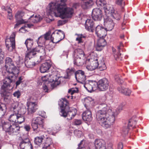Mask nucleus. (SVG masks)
<instances>
[{"label":"nucleus","mask_w":149,"mask_h":149,"mask_svg":"<svg viewBox=\"0 0 149 149\" xmlns=\"http://www.w3.org/2000/svg\"><path fill=\"white\" fill-rule=\"evenodd\" d=\"M60 115L64 117H67V119L70 120L76 115L77 110L75 109H70L68 105V102L64 98L61 102Z\"/></svg>","instance_id":"obj_3"},{"label":"nucleus","mask_w":149,"mask_h":149,"mask_svg":"<svg viewBox=\"0 0 149 149\" xmlns=\"http://www.w3.org/2000/svg\"><path fill=\"white\" fill-rule=\"evenodd\" d=\"M74 64L76 65H80L81 64L80 62H79V64L78 63V58L77 59V60H74Z\"/></svg>","instance_id":"obj_63"},{"label":"nucleus","mask_w":149,"mask_h":149,"mask_svg":"<svg viewBox=\"0 0 149 149\" xmlns=\"http://www.w3.org/2000/svg\"><path fill=\"white\" fill-rule=\"evenodd\" d=\"M99 149H107L105 146V144L103 145L99 148Z\"/></svg>","instance_id":"obj_64"},{"label":"nucleus","mask_w":149,"mask_h":149,"mask_svg":"<svg viewBox=\"0 0 149 149\" xmlns=\"http://www.w3.org/2000/svg\"><path fill=\"white\" fill-rule=\"evenodd\" d=\"M24 77L21 76L19 77L18 80L16 82V86L19 85L20 83L22 82V80L23 79Z\"/></svg>","instance_id":"obj_49"},{"label":"nucleus","mask_w":149,"mask_h":149,"mask_svg":"<svg viewBox=\"0 0 149 149\" xmlns=\"http://www.w3.org/2000/svg\"><path fill=\"white\" fill-rule=\"evenodd\" d=\"M28 113L31 115L35 112L37 109V103L36 102H31L27 103Z\"/></svg>","instance_id":"obj_17"},{"label":"nucleus","mask_w":149,"mask_h":149,"mask_svg":"<svg viewBox=\"0 0 149 149\" xmlns=\"http://www.w3.org/2000/svg\"><path fill=\"white\" fill-rule=\"evenodd\" d=\"M104 28L107 31H110L113 29L114 24L113 20L111 18L108 17L104 19Z\"/></svg>","instance_id":"obj_18"},{"label":"nucleus","mask_w":149,"mask_h":149,"mask_svg":"<svg viewBox=\"0 0 149 149\" xmlns=\"http://www.w3.org/2000/svg\"><path fill=\"white\" fill-rule=\"evenodd\" d=\"M26 109L25 108H21L20 112L18 113L17 123L20 124L25 120V118L23 115L26 112Z\"/></svg>","instance_id":"obj_21"},{"label":"nucleus","mask_w":149,"mask_h":149,"mask_svg":"<svg viewBox=\"0 0 149 149\" xmlns=\"http://www.w3.org/2000/svg\"><path fill=\"white\" fill-rule=\"evenodd\" d=\"M3 8H4L5 10L7 11L8 14L12 13V10L9 7H7L6 8H5V7H3Z\"/></svg>","instance_id":"obj_58"},{"label":"nucleus","mask_w":149,"mask_h":149,"mask_svg":"<svg viewBox=\"0 0 149 149\" xmlns=\"http://www.w3.org/2000/svg\"><path fill=\"white\" fill-rule=\"evenodd\" d=\"M50 32H48L43 35L40 36L38 39V43L39 44H45L46 40H49L50 38Z\"/></svg>","instance_id":"obj_23"},{"label":"nucleus","mask_w":149,"mask_h":149,"mask_svg":"<svg viewBox=\"0 0 149 149\" xmlns=\"http://www.w3.org/2000/svg\"><path fill=\"white\" fill-rule=\"evenodd\" d=\"M30 19L31 22L33 23H37L40 21L42 19V18L39 15H36L34 16L33 15L31 16L30 18Z\"/></svg>","instance_id":"obj_35"},{"label":"nucleus","mask_w":149,"mask_h":149,"mask_svg":"<svg viewBox=\"0 0 149 149\" xmlns=\"http://www.w3.org/2000/svg\"><path fill=\"white\" fill-rule=\"evenodd\" d=\"M20 109L18 107V103L17 102H15L13 103L10 107V110L13 111L14 113H18L20 112Z\"/></svg>","instance_id":"obj_28"},{"label":"nucleus","mask_w":149,"mask_h":149,"mask_svg":"<svg viewBox=\"0 0 149 149\" xmlns=\"http://www.w3.org/2000/svg\"><path fill=\"white\" fill-rule=\"evenodd\" d=\"M18 113H14L10 115L9 120L10 121L17 123Z\"/></svg>","instance_id":"obj_41"},{"label":"nucleus","mask_w":149,"mask_h":149,"mask_svg":"<svg viewBox=\"0 0 149 149\" xmlns=\"http://www.w3.org/2000/svg\"><path fill=\"white\" fill-rule=\"evenodd\" d=\"M93 4V2L92 0H84V9L91 8Z\"/></svg>","instance_id":"obj_39"},{"label":"nucleus","mask_w":149,"mask_h":149,"mask_svg":"<svg viewBox=\"0 0 149 149\" xmlns=\"http://www.w3.org/2000/svg\"><path fill=\"white\" fill-rule=\"evenodd\" d=\"M92 16L93 19L94 20L100 21L102 16V10L100 8H94L92 11Z\"/></svg>","instance_id":"obj_16"},{"label":"nucleus","mask_w":149,"mask_h":149,"mask_svg":"<svg viewBox=\"0 0 149 149\" xmlns=\"http://www.w3.org/2000/svg\"><path fill=\"white\" fill-rule=\"evenodd\" d=\"M74 133L75 135H77L78 136H81V132L78 130H75L74 131Z\"/></svg>","instance_id":"obj_52"},{"label":"nucleus","mask_w":149,"mask_h":149,"mask_svg":"<svg viewBox=\"0 0 149 149\" xmlns=\"http://www.w3.org/2000/svg\"><path fill=\"white\" fill-rule=\"evenodd\" d=\"M105 144L104 141L102 139H96L95 141V146L96 149H98L102 146Z\"/></svg>","instance_id":"obj_31"},{"label":"nucleus","mask_w":149,"mask_h":149,"mask_svg":"<svg viewBox=\"0 0 149 149\" xmlns=\"http://www.w3.org/2000/svg\"><path fill=\"white\" fill-rule=\"evenodd\" d=\"M94 23L93 20L91 19H87L85 21L84 26L86 29L91 32L94 31L93 29Z\"/></svg>","instance_id":"obj_20"},{"label":"nucleus","mask_w":149,"mask_h":149,"mask_svg":"<svg viewBox=\"0 0 149 149\" xmlns=\"http://www.w3.org/2000/svg\"><path fill=\"white\" fill-rule=\"evenodd\" d=\"M96 35L99 38L104 37L107 34V31L102 25H98L95 28Z\"/></svg>","instance_id":"obj_15"},{"label":"nucleus","mask_w":149,"mask_h":149,"mask_svg":"<svg viewBox=\"0 0 149 149\" xmlns=\"http://www.w3.org/2000/svg\"><path fill=\"white\" fill-rule=\"evenodd\" d=\"M98 67L99 69L101 71L105 70L106 68L105 64L104 62L99 63Z\"/></svg>","instance_id":"obj_44"},{"label":"nucleus","mask_w":149,"mask_h":149,"mask_svg":"<svg viewBox=\"0 0 149 149\" xmlns=\"http://www.w3.org/2000/svg\"><path fill=\"white\" fill-rule=\"evenodd\" d=\"M24 128L26 131H29L31 129V127L29 125H26L24 126Z\"/></svg>","instance_id":"obj_60"},{"label":"nucleus","mask_w":149,"mask_h":149,"mask_svg":"<svg viewBox=\"0 0 149 149\" xmlns=\"http://www.w3.org/2000/svg\"><path fill=\"white\" fill-rule=\"evenodd\" d=\"M58 3L51 2L46 8V12L50 15L60 17L61 18H69L72 17L74 13L73 9L66 7L65 4L62 2Z\"/></svg>","instance_id":"obj_2"},{"label":"nucleus","mask_w":149,"mask_h":149,"mask_svg":"<svg viewBox=\"0 0 149 149\" xmlns=\"http://www.w3.org/2000/svg\"><path fill=\"white\" fill-rule=\"evenodd\" d=\"M93 100L92 98L90 97L84 98V107H86V110L84 111V123L88 125L90 124V122L92 120L91 112L90 110V104L91 102Z\"/></svg>","instance_id":"obj_6"},{"label":"nucleus","mask_w":149,"mask_h":149,"mask_svg":"<svg viewBox=\"0 0 149 149\" xmlns=\"http://www.w3.org/2000/svg\"><path fill=\"white\" fill-rule=\"evenodd\" d=\"M84 72L81 70L77 71L75 73V77L77 80L81 83L83 84L84 82Z\"/></svg>","instance_id":"obj_24"},{"label":"nucleus","mask_w":149,"mask_h":149,"mask_svg":"<svg viewBox=\"0 0 149 149\" xmlns=\"http://www.w3.org/2000/svg\"><path fill=\"white\" fill-rule=\"evenodd\" d=\"M44 119L42 117H38L32 120V127L36 133L41 132L43 128Z\"/></svg>","instance_id":"obj_7"},{"label":"nucleus","mask_w":149,"mask_h":149,"mask_svg":"<svg viewBox=\"0 0 149 149\" xmlns=\"http://www.w3.org/2000/svg\"><path fill=\"white\" fill-rule=\"evenodd\" d=\"M73 123L75 125H79L82 123V122L80 120L76 119L73 122Z\"/></svg>","instance_id":"obj_50"},{"label":"nucleus","mask_w":149,"mask_h":149,"mask_svg":"<svg viewBox=\"0 0 149 149\" xmlns=\"http://www.w3.org/2000/svg\"><path fill=\"white\" fill-rule=\"evenodd\" d=\"M123 1V0H116V3L118 5L122 6Z\"/></svg>","instance_id":"obj_55"},{"label":"nucleus","mask_w":149,"mask_h":149,"mask_svg":"<svg viewBox=\"0 0 149 149\" xmlns=\"http://www.w3.org/2000/svg\"><path fill=\"white\" fill-rule=\"evenodd\" d=\"M78 91V90L76 89V90L73 89H69L68 90V93H70L71 95H72L74 93H77Z\"/></svg>","instance_id":"obj_51"},{"label":"nucleus","mask_w":149,"mask_h":149,"mask_svg":"<svg viewBox=\"0 0 149 149\" xmlns=\"http://www.w3.org/2000/svg\"><path fill=\"white\" fill-rule=\"evenodd\" d=\"M43 88L44 91H45V92L48 93L49 91V90L48 89V88L46 85H45L44 86H43Z\"/></svg>","instance_id":"obj_61"},{"label":"nucleus","mask_w":149,"mask_h":149,"mask_svg":"<svg viewBox=\"0 0 149 149\" xmlns=\"http://www.w3.org/2000/svg\"><path fill=\"white\" fill-rule=\"evenodd\" d=\"M52 143V139L50 138L47 137L44 143L42 148L45 149H50V146Z\"/></svg>","instance_id":"obj_29"},{"label":"nucleus","mask_w":149,"mask_h":149,"mask_svg":"<svg viewBox=\"0 0 149 149\" xmlns=\"http://www.w3.org/2000/svg\"><path fill=\"white\" fill-rule=\"evenodd\" d=\"M84 88L88 92L90 93L93 91L95 90L94 87H93L92 85L89 84L87 83H84Z\"/></svg>","instance_id":"obj_38"},{"label":"nucleus","mask_w":149,"mask_h":149,"mask_svg":"<svg viewBox=\"0 0 149 149\" xmlns=\"http://www.w3.org/2000/svg\"><path fill=\"white\" fill-rule=\"evenodd\" d=\"M104 38V37L99 38L98 40L95 47L97 51H101L106 45L107 42Z\"/></svg>","instance_id":"obj_19"},{"label":"nucleus","mask_w":149,"mask_h":149,"mask_svg":"<svg viewBox=\"0 0 149 149\" xmlns=\"http://www.w3.org/2000/svg\"><path fill=\"white\" fill-rule=\"evenodd\" d=\"M76 35L78 36V37L76 38V40L78 41V43H79L81 42H83L82 41V38L84 37V36H83V35L82 34L78 35L77 34Z\"/></svg>","instance_id":"obj_46"},{"label":"nucleus","mask_w":149,"mask_h":149,"mask_svg":"<svg viewBox=\"0 0 149 149\" xmlns=\"http://www.w3.org/2000/svg\"><path fill=\"white\" fill-rule=\"evenodd\" d=\"M30 143L29 139L26 138L25 139H22V141L19 144V146L20 149H24V147L26 146V145L29 144Z\"/></svg>","instance_id":"obj_33"},{"label":"nucleus","mask_w":149,"mask_h":149,"mask_svg":"<svg viewBox=\"0 0 149 149\" xmlns=\"http://www.w3.org/2000/svg\"><path fill=\"white\" fill-rule=\"evenodd\" d=\"M105 13L106 14H110L111 17L117 20L120 19V15L115 11L112 5H108V9L107 8H105Z\"/></svg>","instance_id":"obj_14"},{"label":"nucleus","mask_w":149,"mask_h":149,"mask_svg":"<svg viewBox=\"0 0 149 149\" xmlns=\"http://www.w3.org/2000/svg\"><path fill=\"white\" fill-rule=\"evenodd\" d=\"M2 125L3 130L10 135H16L20 130V127L15 124H11L9 122H4Z\"/></svg>","instance_id":"obj_4"},{"label":"nucleus","mask_w":149,"mask_h":149,"mask_svg":"<svg viewBox=\"0 0 149 149\" xmlns=\"http://www.w3.org/2000/svg\"><path fill=\"white\" fill-rule=\"evenodd\" d=\"M65 37V33L61 30H59L53 32L51 36V40L54 43H56Z\"/></svg>","instance_id":"obj_10"},{"label":"nucleus","mask_w":149,"mask_h":149,"mask_svg":"<svg viewBox=\"0 0 149 149\" xmlns=\"http://www.w3.org/2000/svg\"><path fill=\"white\" fill-rule=\"evenodd\" d=\"M5 67L8 72L14 74H18L19 71L14 64L12 59L10 57H6L5 60Z\"/></svg>","instance_id":"obj_9"},{"label":"nucleus","mask_w":149,"mask_h":149,"mask_svg":"<svg viewBox=\"0 0 149 149\" xmlns=\"http://www.w3.org/2000/svg\"><path fill=\"white\" fill-rule=\"evenodd\" d=\"M36 60H34V59L25 58V65L28 68H31L36 65Z\"/></svg>","instance_id":"obj_25"},{"label":"nucleus","mask_w":149,"mask_h":149,"mask_svg":"<svg viewBox=\"0 0 149 149\" xmlns=\"http://www.w3.org/2000/svg\"><path fill=\"white\" fill-rule=\"evenodd\" d=\"M24 16V13L22 11H18L15 15V17L17 20H19Z\"/></svg>","instance_id":"obj_43"},{"label":"nucleus","mask_w":149,"mask_h":149,"mask_svg":"<svg viewBox=\"0 0 149 149\" xmlns=\"http://www.w3.org/2000/svg\"><path fill=\"white\" fill-rule=\"evenodd\" d=\"M16 33L15 32H13L11 35L10 38V46H9V44H8L6 42V47L7 48H8V50H9V47H11L12 49H11V50H12L13 49L15 48V36Z\"/></svg>","instance_id":"obj_22"},{"label":"nucleus","mask_w":149,"mask_h":149,"mask_svg":"<svg viewBox=\"0 0 149 149\" xmlns=\"http://www.w3.org/2000/svg\"><path fill=\"white\" fill-rule=\"evenodd\" d=\"M7 108L6 104L1 103L0 104V112L2 116H4L6 111Z\"/></svg>","instance_id":"obj_40"},{"label":"nucleus","mask_w":149,"mask_h":149,"mask_svg":"<svg viewBox=\"0 0 149 149\" xmlns=\"http://www.w3.org/2000/svg\"><path fill=\"white\" fill-rule=\"evenodd\" d=\"M49 77L48 78L47 81L49 82L52 83V82H54L53 83H51L50 85L52 87V89H53L54 88L56 87L57 86L59 85L61 82L60 80H59V77H57L56 74H53L51 75H47L45 76V77ZM47 81V80H45Z\"/></svg>","instance_id":"obj_12"},{"label":"nucleus","mask_w":149,"mask_h":149,"mask_svg":"<svg viewBox=\"0 0 149 149\" xmlns=\"http://www.w3.org/2000/svg\"><path fill=\"white\" fill-rule=\"evenodd\" d=\"M130 129L127 126L123 127L122 129V133L125 135L127 134L129 129Z\"/></svg>","instance_id":"obj_45"},{"label":"nucleus","mask_w":149,"mask_h":149,"mask_svg":"<svg viewBox=\"0 0 149 149\" xmlns=\"http://www.w3.org/2000/svg\"><path fill=\"white\" fill-rule=\"evenodd\" d=\"M123 145L122 143H119L117 145L116 149H123Z\"/></svg>","instance_id":"obj_56"},{"label":"nucleus","mask_w":149,"mask_h":149,"mask_svg":"<svg viewBox=\"0 0 149 149\" xmlns=\"http://www.w3.org/2000/svg\"><path fill=\"white\" fill-rule=\"evenodd\" d=\"M33 26V25L31 24H27L25 25L24 26L22 27L19 30H20L22 29H24L25 27H29L31 28L32 26Z\"/></svg>","instance_id":"obj_57"},{"label":"nucleus","mask_w":149,"mask_h":149,"mask_svg":"<svg viewBox=\"0 0 149 149\" xmlns=\"http://www.w3.org/2000/svg\"><path fill=\"white\" fill-rule=\"evenodd\" d=\"M136 123V121L132 119H130L129 120L127 125V127L130 128H134L135 127V125Z\"/></svg>","instance_id":"obj_42"},{"label":"nucleus","mask_w":149,"mask_h":149,"mask_svg":"<svg viewBox=\"0 0 149 149\" xmlns=\"http://www.w3.org/2000/svg\"><path fill=\"white\" fill-rule=\"evenodd\" d=\"M97 86L100 91H105L108 88L109 82L106 78L100 79L97 83Z\"/></svg>","instance_id":"obj_13"},{"label":"nucleus","mask_w":149,"mask_h":149,"mask_svg":"<svg viewBox=\"0 0 149 149\" xmlns=\"http://www.w3.org/2000/svg\"><path fill=\"white\" fill-rule=\"evenodd\" d=\"M9 73L7 77L3 80V85L1 86L2 89H4L8 86H10L11 83L14 82L15 81V75L18 74Z\"/></svg>","instance_id":"obj_11"},{"label":"nucleus","mask_w":149,"mask_h":149,"mask_svg":"<svg viewBox=\"0 0 149 149\" xmlns=\"http://www.w3.org/2000/svg\"><path fill=\"white\" fill-rule=\"evenodd\" d=\"M1 96L3 97L4 100L5 102H7L8 100L10 98L11 94L8 92L6 91L5 89H2L1 92Z\"/></svg>","instance_id":"obj_30"},{"label":"nucleus","mask_w":149,"mask_h":149,"mask_svg":"<svg viewBox=\"0 0 149 149\" xmlns=\"http://www.w3.org/2000/svg\"><path fill=\"white\" fill-rule=\"evenodd\" d=\"M4 57V53L2 50L0 48V63Z\"/></svg>","instance_id":"obj_48"},{"label":"nucleus","mask_w":149,"mask_h":149,"mask_svg":"<svg viewBox=\"0 0 149 149\" xmlns=\"http://www.w3.org/2000/svg\"><path fill=\"white\" fill-rule=\"evenodd\" d=\"M123 47V45L122 43L120 42V43L119 46L118 47V52L116 53H114V56L116 60H118L120 58L121 54L120 53V47Z\"/></svg>","instance_id":"obj_36"},{"label":"nucleus","mask_w":149,"mask_h":149,"mask_svg":"<svg viewBox=\"0 0 149 149\" xmlns=\"http://www.w3.org/2000/svg\"><path fill=\"white\" fill-rule=\"evenodd\" d=\"M96 3L97 6L99 7H101V8H103L105 12V8H107L108 9V5H107L105 3L104 0H97L96 1Z\"/></svg>","instance_id":"obj_32"},{"label":"nucleus","mask_w":149,"mask_h":149,"mask_svg":"<svg viewBox=\"0 0 149 149\" xmlns=\"http://www.w3.org/2000/svg\"><path fill=\"white\" fill-rule=\"evenodd\" d=\"M85 65L88 70L92 71L95 70L99 65L97 57L93 55L88 56L86 61Z\"/></svg>","instance_id":"obj_8"},{"label":"nucleus","mask_w":149,"mask_h":149,"mask_svg":"<svg viewBox=\"0 0 149 149\" xmlns=\"http://www.w3.org/2000/svg\"><path fill=\"white\" fill-rule=\"evenodd\" d=\"M66 22L65 20H59L58 22V25L60 26L64 24Z\"/></svg>","instance_id":"obj_54"},{"label":"nucleus","mask_w":149,"mask_h":149,"mask_svg":"<svg viewBox=\"0 0 149 149\" xmlns=\"http://www.w3.org/2000/svg\"><path fill=\"white\" fill-rule=\"evenodd\" d=\"M37 53H40V57L45 56V47L39 45L34 48L31 49L25 55V58L33 59L36 57Z\"/></svg>","instance_id":"obj_5"},{"label":"nucleus","mask_w":149,"mask_h":149,"mask_svg":"<svg viewBox=\"0 0 149 149\" xmlns=\"http://www.w3.org/2000/svg\"><path fill=\"white\" fill-rule=\"evenodd\" d=\"M51 67V64L48 62H45L42 64L40 68V72L43 73L46 72Z\"/></svg>","instance_id":"obj_27"},{"label":"nucleus","mask_w":149,"mask_h":149,"mask_svg":"<svg viewBox=\"0 0 149 149\" xmlns=\"http://www.w3.org/2000/svg\"><path fill=\"white\" fill-rule=\"evenodd\" d=\"M77 51L79 54L82 55V57L83 58L84 57V52L81 49H77Z\"/></svg>","instance_id":"obj_59"},{"label":"nucleus","mask_w":149,"mask_h":149,"mask_svg":"<svg viewBox=\"0 0 149 149\" xmlns=\"http://www.w3.org/2000/svg\"><path fill=\"white\" fill-rule=\"evenodd\" d=\"M25 44L27 47V49H30L33 45V40L30 38L27 39L26 41Z\"/></svg>","instance_id":"obj_37"},{"label":"nucleus","mask_w":149,"mask_h":149,"mask_svg":"<svg viewBox=\"0 0 149 149\" xmlns=\"http://www.w3.org/2000/svg\"><path fill=\"white\" fill-rule=\"evenodd\" d=\"M45 138L43 135L37 136L35 138L34 142L37 145L39 146L42 143V140Z\"/></svg>","instance_id":"obj_34"},{"label":"nucleus","mask_w":149,"mask_h":149,"mask_svg":"<svg viewBox=\"0 0 149 149\" xmlns=\"http://www.w3.org/2000/svg\"><path fill=\"white\" fill-rule=\"evenodd\" d=\"M18 22L15 25L14 28H16L18 26H19L20 24L24 23L26 22L23 19H21L19 20H18Z\"/></svg>","instance_id":"obj_47"},{"label":"nucleus","mask_w":149,"mask_h":149,"mask_svg":"<svg viewBox=\"0 0 149 149\" xmlns=\"http://www.w3.org/2000/svg\"><path fill=\"white\" fill-rule=\"evenodd\" d=\"M118 90L120 93L127 96H130L131 93V91L128 88H125L122 86L118 88Z\"/></svg>","instance_id":"obj_26"},{"label":"nucleus","mask_w":149,"mask_h":149,"mask_svg":"<svg viewBox=\"0 0 149 149\" xmlns=\"http://www.w3.org/2000/svg\"><path fill=\"white\" fill-rule=\"evenodd\" d=\"M13 95L15 97H16L17 98H19L21 95V93L19 91H18L14 93Z\"/></svg>","instance_id":"obj_53"},{"label":"nucleus","mask_w":149,"mask_h":149,"mask_svg":"<svg viewBox=\"0 0 149 149\" xmlns=\"http://www.w3.org/2000/svg\"><path fill=\"white\" fill-rule=\"evenodd\" d=\"M100 107L102 108V109L97 111L96 113L98 122L105 128H109L115 122V113L111 109H108L105 104H102Z\"/></svg>","instance_id":"obj_1"},{"label":"nucleus","mask_w":149,"mask_h":149,"mask_svg":"<svg viewBox=\"0 0 149 149\" xmlns=\"http://www.w3.org/2000/svg\"><path fill=\"white\" fill-rule=\"evenodd\" d=\"M83 141V140L81 141L80 143L78 145V148L79 149H82L84 147V145H83L82 146H81V144H82V142Z\"/></svg>","instance_id":"obj_62"}]
</instances>
